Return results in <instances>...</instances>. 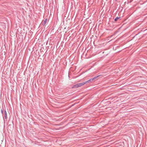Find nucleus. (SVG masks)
Instances as JSON below:
<instances>
[{
  "label": "nucleus",
  "mask_w": 147,
  "mask_h": 147,
  "mask_svg": "<svg viewBox=\"0 0 147 147\" xmlns=\"http://www.w3.org/2000/svg\"><path fill=\"white\" fill-rule=\"evenodd\" d=\"M84 84H85V83H84V82L78 83L75 84L73 86H72V88H78L80 87L81 86L84 85Z\"/></svg>",
  "instance_id": "1"
},
{
  "label": "nucleus",
  "mask_w": 147,
  "mask_h": 147,
  "mask_svg": "<svg viewBox=\"0 0 147 147\" xmlns=\"http://www.w3.org/2000/svg\"><path fill=\"white\" fill-rule=\"evenodd\" d=\"M100 75H98V76H95L94 77V78L90 79L88 80V81H87L85 82H84L85 83V84H86L88 83H89L90 82H91L93 80H95L98 77H99Z\"/></svg>",
  "instance_id": "2"
},
{
  "label": "nucleus",
  "mask_w": 147,
  "mask_h": 147,
  "mask_svg": "<svg viewBox=\"0 0 147 147\" xmlns=\"http://www.w3.org/2000/svg\"><path fill=\"white\" fill-rule=\"evenodd\" d=\"M7 113L5 110V114L3 117V120L4 122L7 121Z\"/></svg>",
  "instance_id": "3"
},
{
  "label": "nucleus",
  "mask_w": 147,
  "mask_h": 147,
  "mask_svg": "<svg viewBox=\"0 0 147 147\" xmlns=\"http://www.w3.org/2000/svg\"><path fill=\"white\" fill-rule=\"evenodd\" d=\"M47 19H45L44 22L42 24V25H45L47 23Z\"/></svg>",
  "instance_id": "4"
},
{
  "label": "nucleus",
  "mask_w": 147,
  "mask_h": 147,
  "mask_svg": "<svg viewBox=\"0 0 147 147\" xmlns=\"http://www.w3.org/2000/svg\"><path fill=\"white\" fill-rule=\"evenodd\" d=\"M120 18V17H117L115 18L114 20L115 21H116L117 20L119 19Z\"/></svg>",
  "instance_id": "5"
},
{
  "label": "nucleus",
  "mask_w": 147,
  "mask_h": 147,
  "mask_svg": "<svg viewBox=\"0 0 147 147\" xmlns=\"http://www.w3.org/2000/svg\"><path fill=\"white\" fill-rule=\"evenodd\" d=\"M1 113L2 114L3 113V111L2 110H1Z\"/></svg>",
  "instance_id": "6"
},
{
  "label": "nucleus",
  "mask_w": 147,
  "mask_h": 147,
  "mask_svg": "<svg viewBox=\"0 0 147 147\" xmlns=\"http://www.w3.org/2000/svg\"><path fill=\"white\" fill-rule=\"evenodd\" d=\"M115 1H117V0H115Z\"/></svg>",
  "instance_id": "7"
}]
</instances>
